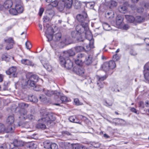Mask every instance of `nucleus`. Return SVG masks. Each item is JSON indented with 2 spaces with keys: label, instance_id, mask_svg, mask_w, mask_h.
Masks as SVG:
<instances>
[{
  "label": "nucleus",
  "instance_id": "31",
  "mask_svg": "<svg viewBox=\"0 0 149 149\" xmlns=\"http://www.w3.org/2000/svg\"><path fill=\"white\" fill-rule=\"evenodd\" d=\"M117 4V2L113 0H111L108 3V5L111 8L116 6Z\"/></svg>",
  "mask_w": 149,
  "mask_h": 149
},
{
  "label": "nucleus",
  "instance_id": "50",
  "mask_svg": "<svg viewBox=\"0 0 149 149\" xmlns=\"http://www.w3.org/2000/svg\"><path fill=\"white\" fill-rule=\"evenodd\" d=\"M25 45L27 49H30L32 47L31 43L29 41H27L25 43Z\"/></svg>",
  "mask_w": 149,
  "mask_h": 149
},
{
  "label": "nucleus",
  "instance_id": "15",
  "mask_svg": "<svg viewBox=\"0 0 149 149\" xmlns=\"http://www.w3.org/2000/svg\"><path fill=\"white\" fill-rule=\"evenodd\" d=\"M64 7L66 9L71 8L72 7L73 3L72 0H64Z\"/></svg>",
  "mask_w": 149,
  "mask_h": 149
},
{
  "label": "nucleus",
  "instance_id": "55",
  "mask_svg": "<svg viewBox=\"0 0 149 149\" xmlns=\"http://www.w3.org/2000/svg\"><path fill=\"white\" fill-rule=\"evenodd\" d=\"M74 103L75 105H79L81 104V103L78 98H76L74 99Z\"/></svg>",
  "mask_w": 149,
  "mask_h": 149
},
{
  "label": "nucleus",
  "instance_id": "36",
  "mask_svg": "<svg viewBox=\"0 0 149 149\" xmlns=\"http://www.w3.org/2000/svg\"><path fill=\"white\" fill-rule=\"evenodd\" d=\"M66 56H73L75 55V52L72 49H70L68 50L67 52V53L65 54Z\"/></svg>",
  "mask_w": 149,
  "mask_h": 149
},
{
  "label": "nucleus",
  "instance_id": "40",
  "mask_svg": "<svg viewBox=\"0 0 149 149\" xmlns=\"http://www.w3.org/2000/svg\"><path fill=\"white\" fill-rule=\"evenodd\" d=\"M127 8L126 6H121L119 8V10L120 12L122 13H125L127 10Z\"/></svg>",
  "mask_w": 149,
  "mask_h": 149
},
{
  "label": "nucleus",
  "instance_id": "24",
  "mask_svg": "<svg viewBox=\"0 0 149 149\" xmlns=\"http://www.w3.org/2000/svg\"><path fill=\"white\" fill-rule=\"evenodd\" d=\"M125 17L127 21L130 23H135V17L132 15H126Z\"/></svg>",
  "mask_w": 149,
  "mask_h": 149
},
{
  "label": "nucleus",
  "instance_id": "6",
  "mask_svg": "<svg viewBox=\"0 0 149 149\" xmlns=\"http://www.w3.org/2000/svg\"><path fill=\"white\" fill-rule=\"evenodd\" d=\"M76 31L80 35L84 36L85 35L89 32V27L88 26V29L87 30L85 28V24H78L76 27Z\"/></svg>",
  "mask_w": 149,
  "mask_h": 149
},
{
  "label": "nucleus",
  "instance_id": "62",
  "mask_svg": "<svg viewBox=\"0 0 149 149\" xmlns=\"http://www.w3.org/2000/svg\"><path fill=\"white\" fill-rule=\"evenodd\" d=\"M71 40V38L70 36H67L65 38V42L66 43H68Z\"/></svg>",
  "mask_w": 149,
  "mask_h": 149
},
{
  "label": "nucleus",
  "instance_id": "21",
  "mask_svg": "<svg viewBox=\"0 0 149 149\" xmlns=\"http://www.w3.org/2000/svg\"><path fill=\"white\" fill-rule=\"evenodd\" d=\"M13 5V2L11 0H6L4 3L3 6L6 9L10 8Z\"/></svg>",
  "mask_w": 149,
  "mask_h": 149
},
{
  "label": "nucleus",
  "instance_id": "53",
  "mask_svg": "<svg viewBox=\"0 0 149 149\" xmlns=\"http://www.w3.org/2000/svg\"><path fill=\"white\" fill-rule=\"evenodd\" d=\"M89 47L91 48H93L94 47V39H92L91 40H89Z\"/></svg>",
  "mask_w": 149,
  "mask_h": 149
},
{
  "label": "nucleus",
  "instance_id": "60",
  "mask_svg": "<svg viewBox=\"0 0 149 149\" xmlns=\"http://www.w3.org/2000/svg\"><path fill=\"white\" fill-rule=\"evenodd\" d=\"M32 100L31 101L33 102L36 103L38 102V99L35 96H32L31 97Z\"/></svg>",
  "mask_w": 149,
  "mask_h": 149
},
{
  "label": "nucleus",
  "instance_id": "16",
  "mask_svg": "<svg viewBox=\"0 0 149 149\" xmlns=\"http://www.w3.org/2000/svg\"><path fill=\"white\" fill-rule=\"evenodd\" d=\"M93 55L92 54H89L88 57L86 58L84 61L85 64L88 65H90L93 61Z\"/></svg>",
  "mask_w": 149,
  "mask_h": 149
},
{
  "label": "nucleus",
  "instance_id": "39",
  "mask_svg": "<svg viewBox=\"0 0 149 149\" xmlns=\"http://www.w3.org/2000/svg\"><path fill=\"white\" fill-rule=\"evenodd\" d=\"M103 26L104 29L106 31H109L111 29L110 26L107 23H104Z\"/></svg>",
  "mask_w": 149,
  "mask_h": 149
},
{
  "label": "nucleus",
  "instance_id": "51",
  "mask_svg": "<svg viewBox=\"0 0 149 149\" xmlns=\"http://www.w3.org/2000/svg\"><path fill=\"white\" fill-rule=\"evenodd\" d=\"M44 147L45 148L49 149L50 148L51 143L45 142L44 143Z\"/></svg>",
  "mask_w": 149,
  "mask_h": 149
},
{
  "label": "nucleus",
  "instance_id": "13",
  "mask_svg": "<svg viewBox=\"0 0 149 149\" xmlns=\"http://www.w3.org/2000/svg\"><path fill=\"white\" fill-rule=\"evenodd\" d=\"M41 62L44 68H45L49 72L52 70V66L49 64L48 61L45 59H43L41 60Z\"/></svg>",
  "mask_w": 149,
  "mask_h": 149
},
{
  "label": "nucleus",
  "instance_id": "47",
  "mask_svg": "<svg viewBox=\"0 0 149 149\" xmlns=\"http://www.w3.org/2000/svg\"><path fill=\"white\" fill-rule=\"evenodd\" d=\"M58 2L57 0H55L52 2H51L50 4L49 5V6H52L53 7H56L58 5Z\"/></svg>",
  "mask_w": 149,
  "mask_h": 149
},
{
  "label": "nucleus",
  "instance_id": "46",
  "mask_svg": "<svg viewBox=\"0 0 149 149\" xmlns=\"http://www.w3.org/2000/svg\"><path fill=\"white\" fill-rule=\"evenodd\" d=\"M84 54L79 53L77 55V58L80 60H82V59L84 58Z\"/></svg>",
  "mask_w": 149,
  "mask_h": 149
},
{
  "label": "nucleus",
  "instance_id": "26",
  "mask_svg": "<svg viewBox=\"0 0 149 149\" xmlns=\"http://www.w3.org/2000/svg\"><path fill=\"white\" fill-rule=\"evenodd\" d=\"M114 12L112 11L106 12L105 14V17L107 19L112 18L114 17Z\"/></svg>",
  "mask_w": 149,
  "mask_h": 149
},
{
  "label": "nucleus",
  "instance_id": "49",
  "mask_svg": "<svg viewBox=\"0 0 149 149\" xmlns=\"http://www.w3.org/2000/svg\"><path fill=\"white\" fill-rule=\"evenodd\" d=\"M105 105L107 106H111L112 105V102L109 100H107L105 102Z\"/></svg>",
  "mask_w": 149,
  "mask_h": 149
},
{
  "label": "nucleus",
  "instance_id": "18",
  "mask_svg": "<svg viewBox=\"0 0 149 149\" xmlns=\"http://www.w3.org/2000/svg\"><path fill=\"white\" fill-rule=\"evenodd\" d=\"M25 146L29 149H36L37 145L33 142H29L25 143Z\"/></svg>",
  "mask_w": 149,
  "mask_h": 149
},
{
  "label": "nucleus",
  "instance_id": "57",
  "mask_svg": "<svg viewBox=\"0 0 149 149\" xmlns=\"http://www.w3.org/2000/svg\"><path fill=\"white\" fill-rule=\"evenodd\" d=\"M75 63L78 65H80L83 63L82 60H80L76 58L75 60Z\"/></svg>",
  "mask_w": 149,
  "mask_h": 149
},
{
  "label": "nucleus",
  "instance_id": "27",
  "mask_svg": "<svg viewBox=\"0 0 149 149\" xmlns=\"http://www.w3.org/2000/svg\"><path fill=\"white\" fill-rule=\"evenodd\" d=\"M143 74L145 79L149 81V69L145 68L143 71Z\"/></svg>",
  "mask_w": 149,
  "mask_h": 149
},
{
  "label": "nucleus",
  "instance_id": "32",
  "mask_svg": "<svg viewBox=\"0 0 149 149\" xmlns=\"http://www.w3.org/2000/svg\"><path fill=\"white\" fill-rule=\"evenodd\" d=\"M72 149H85L84 146H80L77 144L72 145Z\"/></svg>",
  "mask_w": 149,
  "mask_h": 149
},
{
  "label": "nucleus",
  "instance_id": "9",
  "mask_svg": "<svg viewBox=\"0 0 149 149\" xmlns=\"http://www.w3.org/2000/svg\"><path fill=\"white\" fill-rule=\"evenodd\" d=\"M46 123L44 118H43L39 119L38 121V123L36 125V127L38 129L44 130L46 128V126L45 123Z\"/></svg>",
  "mask_w": 149,
  "mask_h": 149
},
{
  "label": "nucleus",
  "instance_id": "44",
  "mask_svg": "<svg viewBox=\"0 0 149 149\" xmlns=\"http://www.w3.org/2000/svg\"><path fill=\"white\" fill-rule=\"evenodd\" d=\"M141 5H143L144 7L147 9L149 8V2H144V1L142 2Z\"/></svg>",
  "mask_w": 149,
  "mask_h": 149
},
{
  "label": "nucleus",
  "instance_id": "30",
  "mask_svg": "<svg viewBox=\"0 0 149 149\" xmlns=\"http://www.w3.org/2000/svg\"><path fill=\"white\" fill-rule=\"evenodd\" d=\"M1 58L3 61H8L10 59V56L7 53H4L2 55Z\"/></svg>",
  "mask_w": 149,
  "mask_h": 149
},
{
  "label": "nucleus",
  "instance_id": "56",
  "mask_svg": "<svg viewBox=\"0 0 149 149\" xmlns=\"http://www.w3.org/2000/svg\"><path fill=\"white\" fill-rule=\"evenodd\" d=\"M50 148L51 149H57L58 146L55 143H52L51 144Z\"/></svg>",
  "mask_w": 149,
  "mask_h": 149
},
{
  "label": "nucleus",
  "instance_id": "54",
  "mask_svg": "<svg viewBox=\"0 0 149 149\" xmlns=\"http://www.w3.org/2000/svg\"><path fill=\"white\" fill-rule=\"evenodd\" d=\"M61 34L60 33H56L55 35V38L56 40H59L61 37Z\"/></svg>",
  "mask_w": 149,
  "mask_h": 149
},
{
  "label": "nucleus",
  "instance_id": "58",
  "mask_svg": "<svg viewBox=\"0 0 149 149\" xmlns=\"http://www.w3.org/2000/svg\"><path fill=\"white\" fill-rule=\"evenodd\" d=\"M139 107L140 109H143L144 107V103L143 101H140L138 103Z\"/></svg>",
  "mask_w": 149,
  "mask_h": 149
},
{
  "label": "nucleus",
  "instance_id": "20",
  "mask_svg": "<svg viewBox=\"0 0 149 149\" xmlns=\"http://www.w3.org/2000/svg\"><path fill=\"white\" fill-rule=\"evenodd\" d=\"M73 67V62L69 59H67L64 67L68 69H71Z\"/></svg>",
  "mask_w": 149,
  "mask_h": 149
},
{
  "label": "nucleus",
  "instance_id": "43",
  "mask_svg": "<svg viewBox=\"0 0 149 149\" xmlns=\"http://www.w3.org/2000/svg\"><path fill=\"white\" fill-rule=\"evenodd\" d=\"M60 99L62 101V103H64L65 102H67L68 101L67 97L65 96H61Z\"/></svg>",
  "mask_w": 149,
  "mask_h": 149
},
{
  "label": "nucleus",
  "instance_id": "3",
  "mask_svg": "<svg viewBox=\"0 0 149 149\" xmlns=\"http://www.w3.org/2000/svg\"><path fill=\"white\" fill-rule=\"evenodd\" d=\"M14 121V117L13 116H9L6 120V122L9 125L8 127L6 129L4 125L2 123H0V130H14L12 127L13 126Z\"/></svg>",
  "mask_w": 149,
  "mask_h": 149
},
{
  "label": "nucleus",
  "instance_id": "2",
  "mask_svg": "<svg viewBox=\"0 0 149 149\" xmlns=\"http://www.w3.org/2000/svg\"><path fill=\"white\" fill-rule=\"evenodd\" d=\"M116 66L115 62L112 61H110L104 63L102 66V68L106 73L110 75L113 73V70L116 67Z\"/></svg>",
  "mask_w": 149,
  "mask_h": 149
},
{
  "label": "nucleus",
  "instance_id": "35",
  "mask_svg": "<svg viewBox=\"0 0 149 149\" xmlns=\"http://www.w3.org/2000/svg\"><path fill=\"white\" fill-rule=\"evenodd\" d=\"M108 75H105L102 77H100L99 76H97V78L98 80V82H101L105 80L107 77Z\"/></svg>",
  "mask_w": 149,
  "mask_h": 149
},
{
  "label": "nucleus",
  "instance_id": "11",
  "mask_svg": "<svg viewBox=\"0 0 149 149\" xmlns=\"http://www.w3.org/2000/svg\"><path fill=\"white\" fill-rule=\"evenodd\" d=\"M72 37L74 38H76L77 40L79 42H83L84 38L82 36H81L76 31H72L71 33Z\"/></svg>",
  "mask_w": 149,
  "mask_h": 149
},
{
  "label": "nucleus",
  "instance_id": "61",
  "mask_svg": "<svg viewBox=\"0 0 149 149\" xmlns=\"http://www.w3.org/2000/svg\"><path fill=\"white\" fill-rule=\"evenodd\" d=\"M62 133L64 136H68L71 135V134L68 131H63L62 132Z\"/></svg>",
  "mask_w": 149,
  "mask_h": 149
},
{
  "label": "nucleus",
  "instance_id": "14",
  "mask_svg": "<svg viewBox=\"0 0 149 149\" xmlns=\"http://www.w3.org/2000/svg\"><path fill=\"white\" fill-rule=\"evenodd\" d=\"M22 64L28 66L33 67L34 66L35 64L32 61L28 59H22L21 60Z\"/></svg>",
  "mask_w": 149,
  "mask_h": 149
},
{
  "label": "nucleus",
  "instance_id": "4",
  "mask_svg": "<svg viewBox=\"0 0 149 149\" xmlns=\"http://www.w3.org/2000/svg\"><path fill=\"white\" fill-rule=\"evenodd\" d=\"M40 115L44 116L45 121L47 124H50L53 121L55 120V117L52 114H47L45 110L42 109L40 110Z\"/></svg>",
  "mask_w": 149,
  "mask_h": 149
},
{
  "label": "nucleus",
  "instance_id": "23",
  "mask_svg": "<svg viewBox=\"0 0 149 149\" xmlns=\"http://www.w3.org/2000/svg\"><path fill=\"white\" fill-rule=\"evenodd\" d=\"M45 94L49 97H51L53 95H54V96L56 95L58 96L60 95V93L56 91L53 92V91H47L45 92Z\"/></svg>",
  "mask_w": 149,
  "mask_h": 149
},
{
  "label": "nucleus",
  "instance_id": "33",
  "mask_svg": "<svg viewBox=\"0 0 149 149\" xmlns=\"http://www.w3.org/2000/svg\"><path fill=\"white\" fill-rule=\"evenodd\" d=\"M121 56L120 55L117 54L113 55L112 57V59L113 61H119L120 58Z\"/></svg>",
  "mask_w": 149,
  "mask_h": 149
},
{
  "label": "nucleus",
  "instance_id": "29",
  "mask_svg": "<svg viewBox=\"0 0 149 149\" xmlns=\"http://www.w3.org/2000/svg\"><path fill=\"white\" fill-rule=\"evenodd\" d=\"M83 37L84 38V40L85 39V38L89 40L93 39V36L92 34L90 32L89 30V32L85 34V36H83Z\"/></svg>",
  "mask_w": 149,
  "mask_h": 149
},
{
  "label": "nucleus",
  "instance_id": "22",
  "mask_svg": "<svg viewBox=\"0 0 149 149\" xmlns=\"http://www.w3.org/2000/svg\"><path fill=\"white\" fill-rule=\"evenodd\" d=\"M66 54H64L63 55V56H60L59 58L60 64L63 67H64L67 60V59L64 58L66 57Z\"/></svg>",
  "mask_w": 149,
  "mask_h": 149
},
{
  "label": "nucleus",
  "instance_id": "63",
  "mask_svg": "<svg viewBox=\"0 0 149 149\" xmlns=\"http://www.w3.org/2000/svg\"><path fill=\"white\" fill-rule=\"evenodd\" d=\"M44 11V8L42 7L40 8L38 14H39V15L40 16H41L42 15V13H43Z\"/></svg>",
  "mask_w": 149,
  "mask_h": 149
},
{
  "label": "nucleus",
  "instance_id": "10",
  "mask_svg": "<svg viewBox=\"0 0 149 149\" xmlns=\"http://www.w3.org/2000/svg\"><path fill=\"white\" fill-rule=\"evenodd\" d=\"M72 70L75 73L79 75L83 76L85 72V70L83 68L80 66L74 67Z\"/></svg>",
  "mask_w": 149,
  "mask_h": 149
},
{
  "label": "nucleus",
  "instance_id": "1",
  "mask_svg": "<svg viewBox=\"0 0 149 149\" xmlns=\"http://www.w3.org/2000/svg\"><path fill=\"white\" fill-rule=\"evenodd\" d=\"M33 117V116L32 115H27L26 111L24 109L22 110L20 113V115L19 117V119L21 121H20L18 123V126L26 128H29V125L28 123L24 122V121L26 119H29V120H32Z\"/></svg>",
  "mask_w": 149,
  "mask_h": 149
},
{
  "label": "nucleus",
  "instance_id": "52",
  "mask_svg": "<svg viewBox=\"0 0 149 149\" xmlns=\"http://www.w3.org/2000/svg\"><path fill=\"white\" fill-rule=\"evenodd\" d=\"M97 84L98 85L99 88L98 89L100 90L101 89L104 88V85L103 83L101 82H97Z\"/></svg>",
  "mask_w": 149,
  "mask_h": 149
},
{
  "label": "nucleus",
  "instance_id": "19",
  "mask_svg": "<svg viewBox=\"0 0 149 149\" xmlns=\"http://www.w3.org/2000/svg\"><path fill=\"white\" fill-rule=\"evenodd\" d=\"M135 24H140L144 22L145 19L143 17L136 16L135 17Z\"/></svg>",
  "mask_w": 149,
  "mask_h": 149
},
{
  "label": "nucleus",
  "instance_id": "41",
  "mask_svg": "<svg viewBox=\"0 0 149 149\" xmlns=\"http://www.w3.org/2000/svg\"><path fill=\"white\" fill-rule=\"evenodd\" d=\"M45 36L48 39V41H50L52 40L53 39V36L52 34L49 33H47L46 32H45Z\"/></svg>",
  "mask_w": 149,
  "mask_h": 149
},
{
  "label": "nucleus",
  "instance_id": "42",
  "mask_svg": "<svg viewBox=\"0 0 149 149\" xmlns=\"http://www.w3.org/2000/svg\"><path fill=\"white\" fill-rule=\"evenodd\" d=\"M75 51L77 52H81L84 49V48L81 46H77L74 47Z\"/></svg>",
  "mask_w": 149,
  "mask_h": 149
},
{
  "label": "nucleus",
  "instance_id": "59",
  "mask_svg": "<svg viewBox=\"0 0 149 149\" xmlns=\"http://www.w3.org/2000/svg\"><path fill=\"white\" fill-rule=\"evenodd\" d=\"M130 26L127 24H124L122 26V28L123 29L127 30L129 29Z\"/></svg>",
  "mask_w": 149,
  "mask_h": 149
},
{
  "label": "nucleus",
  "instance_id": "48",
  "mask_svg": "<svg viewBox=\"0 0 149 149\" xmlns=\"http://www.w3.org/2000/svg\"><path fill=\"white\" fill-rule=\"evenodd\" d=\"M130 54L132 56H135L137 54V53L133 49L131 48L130 51Z\"/></svg>",
  "mask_w": 149,
  "mask_h": 149
},
{
  "label": "nucleus",
  "instance_id": "37",
  "mask_svg": "<svg viewBox=\"0 0 149 149\" xmlns=\"http://www.w3.org/2000/svg\"><path fill=\"white\" fill-rule=\"evenodd\" d=\"M123 21V20L121 18H120L118 17H116V24L118 26H120Z\"/></svg>",
  "mask_w": 149,
  "mask_h": 149
},
{
  "label": "nucleus",
  "instance_id": "12",
  "mask_svg": "<svg viewBox=\"0 0 149 149\" xmlns=\"http://www.w3.org/2000/svg\"><path fill=\"white\" fill-rule=\"evenodd\" d=\"M17 68L16 67L13 66L10 68L6 72V74L8 75H12L13 77H15L17 75L16 73Z\"/></svg>",
  "mask_w": 149,
  "mask_h": 149
},
{
  "label": "nucleus",
  "instance_id": "34",
  "mask_svg": "<svg viewBox=\"0 0 149 149\" xmlns=\"http://www.w3.org/2000/svg\"><path fill=\"white\" fill-rule=\"evenodd\" d=\"M9 12L10 14L13 15H17L18 14L17 12L16 9L15 8H11L9 10Z\"/></svg>",
  "mask_w": 149,
  "mask_h": 149
},
{
  "label": "nucleus",
  "instance_id": "38",
  "mask_svg": "<svg viewBox=\"0 0 149 149\" xmlns=\"http://www.w3.org/2000/svg\"><path fill=\"white\" fill-rule=\"evenodd\" d=\"M144 10L143 7H138L136 8V10L137 13L139 14L143 13Z\"/></svg>",
  "mask_w": 149,
  "mask_h": 149
},
{
  "label": "nucleus",
  "instance_id": "17",
  "mask_svg": "<svg viewBox=\"0 0 149 149\" xmlns=\"http://www.w3.org/2000/svg\"><path fill=\"white\" fill-rule=\"evenodd\" d=\"M25 143L22 141L15 139L13 141V144L15 146L17 147L18 146H25Z\"/></svg>",
  "mask_w": 149,
  "mask_h": 149
},
{
  "label": "nucleus",
  "instance_id": "8",
  "mask_svg": "<svg viewBox=\"0 0 149 149\" xmlns=\"http://www.w3.org/2000/svg\"><path fill=\"white\" fill-rule=\"evenodd\" d=\"M4 41L5 43L7 44L6 47V49L7 50L12 49L15 44V41L12 37H8L6 39H4Z\"/></svg>",
  "mask_w": 149,
  "mask_h": 149
},
{
  "label": "nucleus",
  "instance_id": "45",
  "mask_svg": "<svg viewBox=\"0 0 149 149\" xmlns=\"http://www.w3.org/2000/svg\"><path fill=\"white\" fill-rule=\"evenodd\" d=\"M9 145L8 143H4L0 146V149H8Z\"/></svg>",
  "mask_w": 149,
  "mask_h": 149
},
{
  "label": "nucleus",
  "instance_id": "5",
  "mask_svg": "<svg viewBox=\"0 0 149 149\" xmlns=\"http://www.w3.org/2000/svg\"><path fill=\"white\" fill-rule=\"evenodd\" d=\"M87 15L86 14L85 16L83 15L79 14L77 15L76 18L77 21L81 24H85V28L86 30L88 29V19L87 17Z\"/></svg>",
  "mask_w": 149,
  "mask_h": 149
},
{
  "label": "nucleus",
  "instance_id": "28",
  "mask_svg": "<svg viewBox=\"0 0 149 149\" xmlns=\"http://www.w3.org/2000/svg\"><path fill=\"white\" fill-rule=\"evenodd\" d=\"M69 120L70 122L73 123H79V120L77 118L76 116H70L69 118Z\"/></svg>",
  "mask_w": 149,
  "mask_h": 149
},
{
  "label": "nucleus",
  "instance_id": "25",
  "mask_svg": "<svg viewBox=\"0 0 149 149\" xmlns=\"http://www.w3.org/2000/svg\"><path fill=\"white\" fill-rule=\"evenodd\" d=\"M15 7L18 14H20L23 12L24 8L23 6L19 4H16Z\"/></svg>",
  "mask_w": 149,
  "mask_h": 149
},
{
  "label": "nucleus",
  "instance_id": "64",
  "mask_svg": "<svg viewBox=\"0 0 149 149\" xmlns=\"http://www.w3.org/2000/svg\"><path fill=\"white\" fill-rule=\"evenodd\" d=\"M92 145L95 148H98L100 146V144L98 143H92Z\"/></svg>",
  "mask_w": 149,
  "mask_h": 149
},
{
  "label": "nucleus",
  "instance_id": "7",
  "mask_svg": "<svg viewBox=\"0 0 149 149\" xmlns=\"http://www.w3.org/2000/svg\"><path fill=\"white\" fill-rule=\"evenodd\" d=\"M39 79V77L36 75L35 74L31 75L27 81V84L30 86H35L36 82L38 81Z\"/></svg>",
  "mask_w": 149,
  "mask_h": 149
}]
</instances>
